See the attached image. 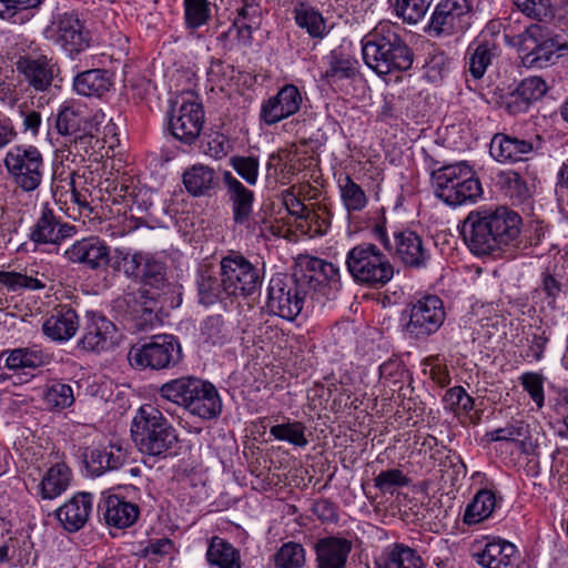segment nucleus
<instances>
[{"label": "nucleus", "mask_w": 568, "mask_h": 568, "mask_svg": "<svg viewBox=\"0 0 568 568\" xmlns=\"http://www.w3.org/2000/svg\"><path fill=\"white\" fill-rule=\"evenodd\" d=\"M520 226L521 217L508 207H483L467 215L463 235L474 254L487 255L516 241Z\"/></svg>", "instance_id": "1"}, {"label": "nucleus", "mask_w": 568, "mask_h": 568, "mask_svg": "<svg viewBox=\"0 0 568 568\" xmlns=\"http://www.w3.org/2000/svg\"><path fill=\"white\" fill-rule=\"evenodd\" d=\"M362 44L364 62L378 75L407 71L413 65V51L389 23H379Z\"/></svg>", "instance_id": "2"}, {"label": "nucleus", "mask_w": 568, "mask_h": 568, "mask_svg": "<svg viewBox=\"0 0 568 568\" xmlns=\"http://www.w3.org/2000/svg\"><path fill=\"white\" fill-rule=\"evenodd\" d=\"M131 437L142 454L154 457H166L179 443L176 429L151 404L136 410L131 423Z\"/></svg>", "instance_id": "3"}, {"label": "nucleus", "mask_w": 568, "mask_h": 568, "mask_svg": "<svg viewBox=\"0 0 568 568\" xmlns=\"http://www.w3.org/2000/svg\"><path fill=\"white\" fill-rule=\"evenodd\" d=\"M432 181L435 195L450 206L475 203L483 195L481 183L466 162L433 171Z\"/></svg>", "instance_id": "4"}, {"label": "nucleus", "mask_w": 568, "mask_h": 568, "mask_svg": "<svg viewBox=\"0 0 568 568\" xmlns=\"http://www.w3.org/2000/svg\"><path fill=\"white\" fill-rule=\"evenodd\" d=\"M346 266L355 282L371 287L384 286L394 276L392 263L373 243H361L351 248Z\"/></svg>", "instance_id": "5"}, {"label": "nucleus", "mask_w": 568, "mask_h": 568, "mask_svg": "<svg viewBox=\"0 0 568 568\" xmlns=\"http://www.w3.org/2000/svg\"><path fill=\"white\" fill-rule=\"evenodd\" d=\"M519 51L526 65L545 68L568 54V36H550L539 24H531L519 36Z\"/></svg>", "instance_id": "6"}, {"label": "nucleus", "mask_w": 568, "mask_h": 568, "mask_svg": "<svg viewBox=\"0 0 568 568\" xmlns=\"http://www.w3.org/2000/svg\"><path fill=\"white\" fill-rule=\"evenodd\" d=\"M307 282L293 276L276 275L270 281L266 306L268 311L284 320H294L303 310L305 298L311 294L305 290Z\"/></svg>", "instance_id": "7"}, {"label": "nucleus", "mask_w": 568, "mask_h": 568, "mask_svg": "<svg viewBox=\"0 0 568 568\" xmlns=\"http://www.w3.org/2000/svg\"><path fill=\"white\" fill-rule=\"evenodd\" d=\"M3 163L14 183L24 192H32L40 186L44 162L38 148L14 145L7 152Z\"/></svg>", "instance_id": "8"}, {"label": "nucleus", "mask_w": 568, "mask_h": 568, "mask_svg": "<svg viewBox=\"0 0 568 568\" xmlns=\"http://www.w3.org/2000/svg\"><path fill=\"white\" fill-rule=\"evenodd\" d=\"M182 358V349L173 335H155L150 342L133 346L129 361L140 368L165 369L175 366Z\"/></svg>", "instance_id": "9"}, {"label": "nucleus", "mask_w": 568, "mask_h": 568, "mask_svg": "<svg viewBox=\"0 0 568 568\" xmlns=\"http://www.w3.org/2000/svg\"><path fill=\"white\" fill-rule=\"evenodd\" d=\"M226 296H248L256 293L263 283V271L241 254H229L221 261Z\"/></svg>", "instance_id": "10"}, {"label": "nucleus", "mask_w": 568, "mask_h": 568, "mask_svg": "<svg viewBox=\"0 0 568 568\" xmlns=\"http://www.w3.org/2000/svg\"><path fill=\"white\" fill-rule=\"evenodd\" d=\"M44 38L61 47L73 57L90 45V34L78 14L64 12L54 17L52 22L43 30Z\"/></svg>", "instance_id": "11"}, {"label": "nucleus", "mask_w": 568, "mask_h": 568, "mask_svg": "<svg viewBox=\"0 0 568 568\" xmlns=\"http://www.w3.org/2000/svg\"><path fill=\"white\" fill-rule=\"evenodd\" d=\"M406 333L416 339L436 333L445 321L443 301L436 295H427L409 304Z\"/></svg>", "instance_id": "12"}, {"label": "nucleus", "mask_w": 568, "mask_h": 568, "mask_svg": "<svg viewBox=\"0 0 568 568\" xmlns=\"http://www.w3.org/2000/svg\"><path fill=\"white\" fill-rule=\"evenodd\" d=\"M470 11L468 0H442L432 14L429 31L436 37L462 33L469 26Z\"/></svg>", "instance_id": "13"}, {"label": "nucleus", "mask_w": 568, "mask_h": 568, "mask_svg": "<svg viewBox=\"0 0 568 568\" xmlns=\"http://www.w3.org/2000/svg\"><path fill=\"white\" fill-rule=\"evenodd\" d=\"M203 123L204 111L196 101H183L172 109L169 118L170 132L185 144H192L199 138Z\"/></svg>", "instance_id": "14"}, {"label": "nucleus", "mask_w": 568, "mask_h": 568, "mask_svg": "<svg viewBox=\"0 0 568 568\" xmlns=\"http://www.w3.org/2000/svg\"><path fill=\"white\" fill-rule=\"evenodd\" d=\"M75 234V226L63 222L48 204H44L31 227L30 240L37 244H60Z\"/></svg>", "instance_id": "15"}, {"label": "nucleus", "mask_w": 568, "mask_h": 568, "mask_svg": "<svg viewBox=\"0 0 568 568\" xmlns=\"http://www.w3.org/2000/svg\"><path fill=\"white\" fill-rule=\"evenodd\" d=\"M64 258L73 264H81L92 271L106 268L110 264V247L99 236H88L75 241L63 253Z\"/></svg>", "instance_id": "16"}, {"label": "nucleus", "mask_w": 568, "mask_h": 568, "mask_svg": "<svg viewBox=\"0 0 568 568\" xmlns=\"http://www.w3.org/2000/svg\"><path fill=\"white\" fill-rule=\"evenodd\" d=\"M542 138L535 135L530 140L519 139L504 133H496L490 142V154L498 162L526 161L529 156L541 150Z\"/></svg>", "instance_id": "17"}, {"label": "nucleus", "mask_w": 568, "mask_h": 568, "mask_svg": "<svg viewBox=\"0 0 568 568\" xmlns=\"http://www.w3.org/2000/svg\"><path fill=\"white\" fill-rule=\"evenodd\" d=\"M16 65L22 81L38 92L49 90L58 72L55 64L45 55L20 57Z\"/></svg>", "instance_id": "18"}, {"label": "nucleus", "mask_w": 568, "mask_h": 568, "mask_svg": "<svg viewBox=\"0 0 568 568\" xmlns=\"http://www.w3.org/2000/svg\"><path fill=\"white\" fill-rule=\"evenodd\" d=\"M302 104V95L293 84L284 85L276 95L262 105L261 118L266 124H275L295 114Z\"/></svg>", "instance_id": "19"}, {"label": "nucleus", "mask_w": 568, "mask_h": 568, "mask_svg": "<svg viewBox=\"0 0 568 568\" xmlns=\"http://www.w3.org/2000/svg\"><path fill=\"white\" fill-rule=\"evenodd\" d=\"M128 447L116 440L92 449L89 455H85L84 464L92 476H100L108 470L119 469L128 462Z\"/></svg>", "instance_id": "20"}, {"label": "nucleus", "mask_w": 568, "mask_h": 568, "mask_svg": "<svg viewBox=\"0 0 568 568\" xmlns=\"http://www.w3.org/2000/svg\"><path fill=\"white\" fill-rule=\"evenodd\" d=\"M116 343V327L104 316L93 315L84 326V333L79 344L91 352H103Z\"/></svg>", "instance_id": "21"}, {"label": "nucleus", "mask_w": 568, "mask_h": 568, "mask_svg": "<svg viewBox=\"0 0 568 568\" xmlns=\"http://www.w3.org/2000/svg\"><path fill=\"white\" fill-rule=\"evenodd\" d=\"M223 181L226 196L232 206L233 220L236 224H247L253 212L254 193L240 182L231 172H225Z\"/></svg>", "instance_id": "22"}, {"label": "nucleus", "mask_w": 568, "mask_h": 568, "mask_svg": "<svg viewBox=\"0 0 568 568\" xmlns=\"http://www.w3.org/2000/svg\"><path fill=\"white\" fill-rule=\"evenodd\" d=\"M185 410L204 420L216 418L222 412V399L216 387L201 379Z\"/></svg>", "instance_id": "23"}, {"label": "nucleus", "mask_w": 568, "mask_h": 568, "mask_svg": "<svg viewBox=\"0 0 568 568\" xmlns=\"http://www.w3.org/2000/svg\"><path fill=\"white\" fill-rule=\"evenodd\" d=\"M395 255L409 267L425 266L429 253L424 247L422 237L414 231L405 230L394 234Z\"/></svg>", "instance_id": "24"}, {"label": "nucleus", "mask_w": 568, "mask_h": 568, "mask_svg": "<svg viewBox=\"0 0 568 568\" xmlns=\"http://www.w3.org/2000/svg\"><path fill=\"white\" fill-rule=\"evenodd\" d=\"M352 541L343 537H325L316 542V568H345Z\"/></svg>", "instance_id": "25"}, {"label": "nucleus", "mask_w": 568, "mask_h": 568, "mask_svg": "<svg viewBox=\"0 0 568 568\" xmlns=\"http://www.w3.org/2000/svg\"><path fill=\"white\" fill-rule=\"evenodd\" d=\"M92 510V496L88 493H80L59 507L55 511L57 518L68 531H78L89 519Z\"/></svg>", "instance_id": "26"}, {"label": "nucleus", "mask_w": 568, "mask_h": 568, "mask_svg": "<svg viewBox=\"0 0 568 568\" xmlns=\"http://www.w3.org/2000/svg\"><path fill=\"white\" fill-rule=\"evenodd\" d=\"M474 557L485 568H516L519 562L517 548L506 540L487 542Z\"/></svg>", "instance_id": "27"}, {"label": "nucleus", "mask_w": 568, "mask_h": 568, "mask_svg": "<svg viewBox=\"0 0 568 568\" xmlns=\"http://www.w3.org/2000/svg\"><path fill=\"white\" fill-rule=\"evenodd\" d=\"M99 114L91 115L81 105L68 104L59 111L55 126L60 134L72 135L89 129V126L99 125Z\"/></svg>", "instance_id": "28"}, {"label": "nucleus", "mask_w": 568, "mask_h": 568, "mask_svg": "<svg viewBox=\"0 0 568 568\" xmlns=\"http://www.w3.org/2000/svg\"><path fill=\"white\" fill-rule=\"evenodd\" d=\"M2 357H4V367L13 372L37 369L50 361L48 354L36 346L6 349L0 354V358Z\"/></svg>", "instance_id": "29"}, {"label": "nucleus", "mask_w": 568, "mask_h": 568, "mask_svg": "<svg viewBox=\"0 0 568 568\" xmlns=\"http://www.w3.org/2000/svg\"><path fill=\"white\" fill-rule=\"evenodd\" d=\"M103 517L109 526L123 529L132 526L139 518V507L118 496H109L103 503Z\"/></svg>", "instance_id": "30"}, {"label": "nucleus", "mask_w": 568, "mask_h": 568, "mask_svg": "<svg viewBox=\"0 0 568 568\" xmlns=\"http://www.w3.org/2000/svg\"><path fill=\"white\" fill-rule=\"evenodd\" d=\"M79 328V318L72 308H62L52 314L42 325L45 336L52 341L64 342L70 339Z\"/></svg>", "instance_id": "31"}, {"label": "nucleus", "mask_w": 568, "mask_h": 568, "mask_svg": "<svg viewBox=\"0 0 568 568\" xmlns=\"http://www.w3.org/2000/svg\"><path fill=\"white\" fill-rule=\"evenodd\" d=\"M112 85L106 71L101 69H91L79 73L73 80L75 92L83 97L101 98L109 92Z\"/></svg>", "instance_id": "32"}, {"label": "nucleus", "mask_w": 568, "mask_h": 568, "mask_svg": "<svg viewBox=\"0 0 568 568\" xmlns=\"http://www.w3.org/2000/svg\"><path fill=\"white\" fill-rule=\"evenodd\" d=\"M196 285L199 300L203 305H212L216 301L221 300L223 294L226 295L224 276H221V271L215 272L210 267L200 270L196 278Z\"/></svg>", "instance_id": "33"}, {"label": "nucleus", "mask_w": 568, "mask_h": 568, "mask_svg": "<svg viewBox=\"0 0 568 568\" xmlns=\"http://www.w3.org/2000/svg\"><path fill=\"white\" fill-rule=\"evenodd\" d=\"M201 378L194 376H183L164 383L160 389V396L173 404L186 409L187 404Z\"/></svg>", "instance_id": "34"}, {"label": "nucleus", "mask_w": 568, "mask_h": 568, "mask_svg": "<svg viewBox=\"0 0 568 568\" xmlns=\"http://www.w3.org/2000/svg\"><path fill=\"white\" fill-rule=\"evenodd\" d=\"M320 266L321 258L304 256L300 258V272L293 275L296 281L304 278L307 282L305 290L311 294V298L316 301H320V296L325 294L327 286L322 283Z\"/></svg>", "instance_id": "35"}, {"label": "nucleus", "mask_w": 568, "mask_h": 568, "mask_svg": "<svg viewBox=\"0 0 568 568\" xmlns=\"http://www.w3.org/2000/svg\"><path fill=\"white\" fill-rule=\"evenodd\" d=\"M206 559L210 565L219 568H241L237 550L226 540L214 536L209 542Z\"/></svg>", "instance_id": "36"}, {"label": "nucleus", "mask_w": 568, "mask_h": 568, "mask_svg": "<svg viewBox=\"0 0 568 568\" xmlns=\"http://www.w3.org/2000/svg\"><path fill=\"white\" fill-rule=\"evenodd\" d=\"M139 297L134 298V305L130 313V320L136 331H146L158 322L156 302L148 297L144 291H139Z\"/></svg>", "instance_id": "37"}, {"label": "nucleus", "mask_w": 568, "mask_h": 568, "mask_svg": "<svg viewBox=\"0 0 568 568\" xmlns=\"http://www.w3.org/2000/svg\"><path fill=\"white\" fill-rule=\"evenodd\" d=\"M43 0H0V19L14 24L30 21Z\"/></svg>", "instance_id": "38"}, {"label": "nucleus", "mask_w": 568, "mask_h": 568, "mask_svg": "<svg viewBox=\"0 0 568 568\" xmlns=\"http://www.w3.org/2000/svg\"><path fill=\"white\" fill-rule=\"evenodd\" d=\"M384 568H426V565L415 549L396 542L385 552Z\"/></svg>", "instance_id": "39"}, {"label": "nucleus", "mask_w": 568, "mask_h": 568, "mask_svg": "<svg viewBox=\"0 0 568 568\" xmlns=\"http://www.w3.org/2000/svg\"><path fill=\"white\" fill-rule=\"evenodd\" d=\"M71 471L64 464L50 467L41 481V495L44 499L60 496L70 485Z\"/></svg>", "instance_id": "40"}, {"label": "nucleus", "mask_w": 568, "mask_h": 568, "mask_svg": "<svg viewBox=\"0 0 568 568\" xmlns=\"http://www.w3.org/2000/svg\"><path fill=\"white\" fill-rule=\"evenodd\" d=\"M338 190L343 206L348 214L361 212L366 207L368 197L365 191L349 175L338 179Z\"/></svg>", "instance_id": "41"}, {"label": "nucleus", "mask_w": 568, "mask_h": 568, "mask_svg": "<svg viewBox=\"0 0 568 568\" xmlns=\"http://www.w3.org/2000/svg\"><path fill=\"white\" fill-rule=\"evenodd\" d=\"M214 180V170L202 164L193 165L183 174V183L186 190L195 196L204 195L213 189Z\"/></svg>", "instance_id": "42"}, {"label": "nucleus", "mask_w": 568, "mask_h": 568, "mask_svg": "<svg viewBox=\"0 0 568 568\" xmlns=\"http://www.w3.org/2000/svg\"><path fill=\"white\" fill-rule=\"evenodd\" d=\"M497 47L489 41L478 42L468 48L469 72L475 79H480L485 74L493 58L496 55Z\"/></svg>", "instance_id": "43"}, {"label": "nucleus", "mask_w": 568, "mask_h": 568, "mask_svg": "<svg viewBox=\"0 0 568 568\" xmlns=\"http://www.w3.org/2000/svg\"><path fill=\"white\" fill-rule=\"evenodd\" d=\"M495 506L494 493L487 489L479 490L466 507L464 521L469 525L480 523L491 515Z\"/></svg>", "instance_id": "44"}, {"label": "nucleus", "mask_w": 568, "mask_h": 568, "mask_svg": "<svg viewBox=\"0 0 568 568\" xmlns=\"http://www.w3.org/2000/svg\"><path fill=\"white\" fill-rule=\"evenodd\" d=\"M151 254L142 251L115 248L112 267L122 271L128 277L138 276L142 264L149 261Z\"/></svg>", "instance_id": "45"}, {"label": "nucleus", "mask_w": 568, "mask_h": 568, "mask_svg": "<svg viewBox=\"0 0 568 568\" xmlns=\"http://www.w3.org/2000/svg\"><path fill=\"white\" fill-rule=\"evenodd\" d=\"M43 400L51 409H65L74 403L73 389L62 382H53L45 386Z\"/></svg>", "instance_id": "46"}, {"label": "nucleus", "mask_w": 568, "mask_h": 568, "mask_svg": "<svg viewBox=\"0 0 568 568\" xmlns=\"http://www.w3.org/2000/svg\"><path fill=\"white\" fill-rule=\"evenodd\" d=\"M518 10L526 17L548 22L556 16L557 8L551 0H513Z\"/></svg>", "instance_id": "47"}, {"label": "nucleus", "mask_w": 568, "mask_h": 568, "mask_svg": "<svg viewBox=\"0 0 568 568\" xmlns=\"http://www.w3.org/2000/svg\"><path fill=\"white\" fill-rule=\"evenodd\" d=\"M305 429L301 422H293L272 426L270 434L277 440L287 442L297 447H305L308 444Z\"/></svg>", "instance_id": "48"}, {"label": "nucleus", "mask_w": 568, "mask_h": 568, "mask_svg": "<svg viewBox=\"0 0 568 568\" xmlns=\"http://www.w3.org/2000/svg\"><path fill=\"white\" fill-rule=\"evenodd\" d=\"M356 69L354 62L337 53H332L327 58V68L323 73V78L327 82L333 83L344 79H351L355 75Z\"/></svg>", "instance_id": "49"}, {"label": "nucleus", "mask_w": 568, "mask_h": 568, "mask_svg": "<svg viewBox=\"0 0 568 568\" xmlns=\"http://www.w3.org/2000/svg\"><path fill=\"white\" fill-rule=\"evenodd\" d=\"M275 561L281 568H301L305 564V550L301 544H284L276 552Z\"/></svg>", "instance_id": "50"}, {"label": "nucleus", "mask_w": 568, "mask_h": 568, "mask_svg": "<svg viewBox=\"0 0 568 568\" xmlns=\"http://www.w3.org/2000/svg\"><path fill=\"white\" fill-rule=\"evenodd\" d=\"M295 21L298 27L305 29L313 38H322L325 33V21L321 13L315 10H297Z\"/></svg>", "instance_id": "51"}, {"label": "nucleus", "mask_w": 568, "mask_h": 568, "mask_svg": "<svg viewBox=\"0 0 568 568\" xmlns=\"http://www.w3.org/2000/svg\"><path fill=\"white\" fill-rule=\"evenodd\" d=\"M432 0H397L396 12L404 21L417 23L427 12Z\"/></svg>", "instance_id": "52"}, {"label": "nucleus", "mask_w": 568, "mask_h": 568, "mask_svg": "<svg viewBox=\"0 0 568 568\" xmlns=\"http://www.w3.org/2000/svg\"><path fill=\"white\" fill-rule=\"evenodd\" d=\"M185 22L189 28L196 29L210 19L207 0H184Z\"/></svg>", "instance_id": "53"}, {"label": "nucleus", "mask_w": 568, "mask_h": 568, "mask_svg": "<svg viewBox=\"0 0 568 568\" xmlns=\"http://www.w3.org/2000/svg\"><path fill=\"white\" fill-rule=\"evenodd\" d=\"M99 131V125L89 126L82 132L72 134L73 136L69 144L68 150L70 154H74L75 156H80L81 160H84V156L90 153L93 149L92 142L95 134Z\"/></svg>", "instance_id": "54"}, {"label": "nucleus", "mask_w": 568, "mask_h": 568, "mask_svg": "<svg viewBox=\"0 0 568 568\" xmlns=\"http://www.w3.org/2000/svg\"><path fill=\"white\" fill-rule=\"evenodd\" d=\"M0 284L10 291H18L20 288H42V284L38 278L28 276L18 272L0 271Z\"/></svg>", "instance_id": "55"}, {"label": "nucleus", "mask_w": 568, "mask_h": 568, "mask_svg": "<svg viewBox=\"0 0 568 568\" xmlns=\"http://www.w3.org/2000/svg\"><path fill=\"white\" fill-rule=\"evenodd\" d=\"M550 337V329L537 327L528 337V349L526 351V357L534 361H540L544 356V352Z\"/></svg>", "instance_id": "56"}, {"label": "nucleus", "mask_w": 568, "mask_h": 568, "mask_svg": "<svg viewBox=\"0 0 568 568\" xmlns=\"http://www.w3.org/2000/svg\"><path fill=\"white\" fill-rule=\"evenodd\" d=\"M231 165L247 184L254 185L258 176V161L253 156H233Z\"/></svg>", "instance_id": "57"}, {"label": "nucleus", "mask_w": 568, "mask_h": 568, "mask_svg": "<svg viewBox=\"0 0 568 568\" xmlns=\"http://www.w3.org/2000/svg\"><path fill=\"white\" fill-rule=\"evenodd\" d=\"M528 103L541 99L547 92V84L540 77L524 79L516 88Z\"/></svg>", "instance_id": "58"}, {"label": "nucleus", "mask_w": 568, "mask_h": 568, "mask_svg": "<svg viewBox=\"0 0 568 568\" xmlns=\"http://www.w3.org/2000/svg\"><path fill=\"white\" fill-rule=\"evenodd\" d=\"M148 273H144L142 284L154 287L163 288L166 284V270L165 265L156 260L153 255L146 262Z\"/></svg>", "instance_id": "59"}, {"label": "nucleus", "mask_w": 568, "mask_h": 568, "mask_svg": "<svg viewBox=\"0 0 568 568\" xmlns=\"http://www.w3.org/2000/svg\"><path fill=\"white\" fill-rule=\"evenodd\" d=\"M121 191L124 192L125 201L131 202V207H136L138 212H146L153 205L152 193L146 189L136 190L133 186L122 185Z\"/></svg>", "instance_id": "60"}, {"label": "nucleus", "mask_w": 568, "mask_h": 568, "mask_svg": "<svg viewBox=\"0 0 568 568\" xmlns=\"http://www.w3.org/2000/svg\"><path fill=\"white\" fill-rule=\"evenodd\" d=\"M408 478L399 469H389L382 471L374 479L375 487L381 491H390L395 487L407 486Z\"/></svg>", "instance_id": "61"}, {"label": "nucleus", "mask_w": 568, "mask_h": 568, "mask_svg": "<svg viewBox=\"0 0 568 568\" xmlns=\"http://www.w3.org/2000/svg\"><path fill=\"white\" fill-rule=\"evenodd\" d=\"M234 21L260 27L262 21L260 3L255 0H242V6L237 9V16Z\"/></svg>", "instance_id": "62"}, {"label": "nucleus", "mask_w": 568, "mask_h": 568, "mask_svg": "<svg viewBox=\"0 0 568 568\" xmlns=\"http://www.w3.org/2000/svg\"><path fill=\"white\" fill-rule=\"evenodd\" d=\"M223 318L220 315L209 316L201 325V333L206 342L217 344L225 338Z\"/></svg>", "instance_id": "63"}, {"label": "nucleus", "mask_w": 568, "mask_h": 568, "mask_svg": "<svg viewBox=\"0 0 568 568\" xmlns=\"http://www.w3.org/2000/svg\"><path fill=\"white\" fill-rule=\"evenodd\" d=\"M521 385L529 393L531 399L538 407L544 405L542 378L537 373H525L520 377Z\"/></svg>", "instance_id": "64"}]
</instances>
